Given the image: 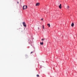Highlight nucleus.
Listing matches in <instances>:
<instances>
[{"instance_id": "1", "label": "nucleus", "mask_w": 77, "mask_h": 77, "mask_svg": "<svg viewBox=\"0 0 77 77\" xmlns=\"http://www.w3.org/2000/svg\"><path fill=\"white\" fill-rule=\"evenodd\" d=\"M25 6H26V8H25L24 7H25V5H23V10H24V9H27V5H26Z\"/></svg>"}, {"instance_id": "2", "label": "nucleus", "mask_w": 77, "mask_h": 77, "mask_svg": "<svg viewBox=\"0 0 77 77\" xmlns=\"http://www.w3.org/2000/svg\"><path fill=\"white\" fill-rule=\"evenodd\" d=\"M23 26H24V27H26V23H25V22H23Z\"/></svg>"}, {"instance_id": "3", "label": "nucleus", "mask_w": 77, "mask_h": 77, "mask_svg": "<svg viewBox=\"0 0 77 77\" xmlns=\"http://www.w3.org/2000/svg\"><path fill=\"white\" fill-rule=\"evenodd\" d=\"M39 5V3H36V5H35V6H38Z\"/></svg>"}, {"instance_id": "4", "label": "nucleus", "mask_w": 77, "mask_h": 77, "mask_svg": "<svg viewBox=\"0 0 77 77\" xmlns=\"http://www.w3.org/2000/svg\"><path fill=\"white\" fill-rule=\"evenodd\" d=\"M61 6H62V5H61V4H60V5L59 6L60 9H61V8H62V7Z\"/></svg>"}, {"instance_id": "5", "label": "nucleus", "mask_w": 77, "mask_h": 77, "mask_svg": "<svg viewBox=\"0 0 77 77\" xmlns=\"http://www.w3.org/2000/svg\"><path fill=\"white\" fill-rule=\"evenodd\" d=\"M72 27H74V23H72L71 25Z\"/></svg>"}, {"instance_id": "6", "label": "nucleus", "mask_w": 77, "mask_h": 77, "mask_svg": "<svg viewBox=\"0 0 77 77\" xmlns=\"http://www.w3.org/2000/svg\"><path fill=\"white\" fill-rule=\"evenodd\" d=\"M48 26L49 27H50V24H48Z\"/></svg>"}, {"instance_id": "7", "label": "nucleus", "mask_w": 77, "mask_h": 77, "mask_svg": "<svg viewBox=\"0 0 77 77\" xmlns=\"http://www.w3.org/2000/svg\"><path fill=\"white\" fill-rule=\"evenodd\" d=\"M43 42H40V44L41 45H43Z\"/></svg>"}, {"instance_id": "8", "label": "nucleus", "mask_w": 77, "mask_h": 77, "mask_svg": "<svg viewBox=\"0 0 77 77\" xmlns=\"http://www.w3.org/2000/svg\"><path fill=\"white\" fill-rule=\"evenodd\" d=\"M67 8L68 9H69V6H67Z\"/></svg>"}, {"instance_id": "9", "label": "nucleus", "mask_w": 77, "mask_h": 77, "mask_svg": "<svg viewBox=\"0 0 77 77\" xmlns=\"http://www.w3.org/2000/svg\"><path fill=\"white\" fill-rule=\"evenodd\" d=\"M44 40H45V38L42 39V41H44Z\"/></svg>"}, {"instance_id": "10", "label": "nucleus", "mask_w": 77, "mask_h": 77, "mask_svg": "<svg viewBox=\"0 0 77 77\" xmlns=\"http://www.w3.org/2000/svg\"><path fill=\"white\" fill-rule=\"evenodd\" d=\"M36 76H37V77H39V75H37Z\"/></svg>"}, {"instance_id": "11", "label": "nucleus", "mask_w": 77, "mask_h": 77, "mask_svg": "<svg viewBox=\"0 0 77 77\" xmlns=\"http://www.w3.org/2000/svg\"><path fill=\"white\" fill-rule=\"evenodd\" d=\"M43 26V28L44 29V26L43 25L42 26Z\"/></svg>"}, {"instance_id": "12", "label": "nucleus", "mask_w": 77, "mask_h": 77, "mask_svg": "<svg viewBox=\"0 0 77 77\" xmlns=\"http://www.w3.org/2000/svg\"><path fill=\"white\" fill-rule=\"evenodd\" d=\"M32 53H33V52H31V54H32Z\"/></svg>"}, {"instance_id": "13", "label": "nucleus", "mask_w": 77, "mask_h": 77, "mask_svg": "<svg viewBox=\"0 0 77 77\" xmlns=\"http://www.w3.org/2000/svg\"><path fill=\"white\" fill-rule=\"evenodd\" d=\"M17 3L18 4L19 3V2H17Z\"/></svg>"}, {"instance_id": "14", "label": "nucleus", "mask_w": 77, "mask_h": 77, "mask_svg": "<svg viewBox=\"0 0 77 77\" xmlns=\"http://www.w3.org/2000/svg\"><path fill=\"white\" fill-rule=\"evenodd\" d=\"M41 20H43V19H41Z\"/></svg>"}, {"instance_id": "15", "label": "nucleus", "mask_w": 77, "mask_h": 77, "mask_svg": "<svg viewBox=\"0 0 77 77\" xmlns=\"http://www.w3.org/2000/svg\"><path fill=\"white\" fill-rule=\"evenodd\" d=\"M41 66H40V67H41Z\"/></svg>"}, {"instance_id": "16", "label": "nucleus", "mask_w": 77, "mask_h": 77, "mask_svg": "<svg viewBox=\"0 0 77 77\" xmlns=\"http://www.w3.org/2000/svg\"><path fill=\"white\" fill-rule=\"evenodd\" d=\"M41 66H40V67H41Z\"/></svg>"}]
</instances>
